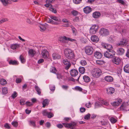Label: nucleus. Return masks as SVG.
I'll return each mask as SVG.
<instances>
[{
  "label": "nucleus",
  "instance_id": "1",
  "mask_svg": "<svg viewBox=\"0 0 129 129\" xmlns=\"http://www.w3.org/2000/svg\"><path fill=\"white\" fill-rule=\"evenodd\" d=\"M65 55L66 58L70 59H74L75 57L74 51L69 48H66L64 51Z\"/></svg>",
  "mask_w": 129,
  "mask_h": 129
},
{
  "label": "nucleus",
  "instance_id": "2",
  "mask_svg": "<svg viewBox=\"0 0 129 129\" xmlns=\"http://www.w3.org/2000/svg\"><path fill=\"white\" fill-rule=\"evenodd\" d=\"M54 0H47L46 2V4H45L44 6L46 7H49V9L50 11L54 13H56V10L52 7V6L51 4V3H53Z\"/></svg>",
  "mask_w": 129,
  "mask_h": 129
},
{
  "label": "nucleus",
  "instance_id": "3",
  "mask_svg": "<svg viewBox=\"0 0 129 129\" xmlns=\"http://www.w3.org/2000/svg\"><path fill=\"white\" fill-rule=\"evenodd\" d=\"M102 104L106 106H108L109 105L108 102L104 101L102 99H100L99 101L95 103V107L96 108H98L100 107Z\"/></svg>",
  "mask_w": 129,
  "mask_h": 129
},
{
  "label": "nucleus",
  "instance_id": "4",
  "mask_svg": "<svg viewBox=\"0 0 129 129\" xmlns=\"http://www.w3.org/2000/svg\"><path fill=\"white\" fill-rule=\"evenodd\" d=\"M62 124L66 127L74 129L75 128L77 123L75 122H72L70 123H63Z\"/></svg>",
  "mask_w": 129,
  "mask_h": 129
},
{
  "label": "nucleus",
  "instance_id": "5",
  "mask_svg": "<svg viewBox=\"0 0 129 129\" xmlns=\"http://www.w3.org/2000/svg\"><path fill=\"white\" fill-rule=\"evenodd\" d=\"M93 48L92 47L90 46H86L85 48V53L88 55H90L93 52Z\"/></svg>",
  "mask_w": 129,
  "mask_h": 129
},
{
  "label": "nucleus",
  "instance_id": "6",
  "mask_svg": "<svg viewBox=\"0 0 129 129\" xmlns=\"http://www.w3.org/2000/svg\"><path fill=\"white\" fill-rule=\"evenodd\" d=\"M115 52L113 50H107L106 51L104 54V56L108 58H110L112 57L114 55Z\"/></svg>",
  "mask_w": 129,
  "mask_h": 129
},
{
  "label": "nucleus",
  "instance_id": "7",
  "mask_svg": "<svg viewBox=\"0 0 129 129\" xmlns=\"http://www.w3.org/2000/svg\"><path fill=\"white\" fill-rule=\"evenodd\" d=\"M99 28L98 26L97 25H92L90 28L89 33L91 34H95L98 30Z\"/></svg>",
  "mask_w": 129,
  "mask_h": 129
},
{
  "label": "nucleus",
  "instance_id": "8",
  "mask_svg": "<svg viewBox=\"0 0 129 129\" xmlns=\"http://www.w3.org/2000/svg\"><path fill=\"white\" fill-rule=\"evenodd\" d=\"M99 34L101 36H105L109 34V32L108 30L106 29L102 28L99 31Z\"/></svg>",
  "mask_w": 129,
  "mask_h": 129
},
{
  "label": "nucleus",
  "instance_id": "9",
  "mask_svg": "<svg viewBox=\"0 0 129 129\" xmlns=\"http://www.w3.org/2000/svg\"><path fill=\"white\" fill-rule=\"evenodd\" d=\"M64 40H68L72 42H73L74 43L76 44V40L74 39L69 38H67L65 36H63L61 37L60 41H62L63 43H64L65 41Z\"/></svg>",
  "mask_w": 129,
  "mask_h": 129
},
{
  "label": "nucleus",
  "instance_id": "10",
  "mask_svg": "<svg viewBox=\"0 0 129 129\" xmlns=\"http://www.w3.org/2000/svg\"><path fill=\"white\" fill-rule=\"evenodd\" d=\"M102 73L101 70L99 68H96L94 70L93 75L94 77H98L100 76Z\"/></svg>",
  "mask_w": 129,
  "mask_h": 129
},
{
  "label": "nucleus",
  "instance_id": "11",
  "mask_svg": "<svg viewBox=\"0 0 129 129\" xmlns=\"http://www.w3.org/2000/svg\"><path fill=\"white\" fill-rule=\"evenodd\" d=\"M101 45L104 48L107 49V50H112V47L111 45L107 43H102Z\"/></svg>",
  "mask_w": 129,
  "mask_h": 129
},
{
  "label": "nucleus",
  "instance_id": "12",
  "mask_svg": "<svg viewBox=\"0 0 129 129\" xmlns=\"http://www.w3.org/2000/svg\"><path fill=\"white\" fill-rule=\"evenodd\" d=\"M127 40L124 38H123L120 41V42L117 43L118 46H124L127 44Z\"/></svg>",
  "mask_w": 129,
  "mask_h": 129
},
{
  "label": "nucleus",
  "instance_id": "13",
  "mask_svg": "<svg viewBox=\"0 0 129 129\" xmlns=\"http://www.w3.org/2000/svg\"><path fill=\"white\" fill-rule=\"evenodd\" d=\"M122 100L120 99H117L115 101L111 103V105L114 106H118L120 105L122 102Z\"/></svg>",
  "mask_w": 129,
  "mask_h": 129
},
{
  "label": "nucleus",
  "instance_id": "14",
  "mask_svg": "<svg viewBox=\"0 0 129 129\" xmlns=\"http://www.w3.org/2000/svg\"><path fill=\"white\" fill-rule=\"evenodd\" d=\"M108 119L112 124L115 123L117 121V118L115 116H109L108 117Z\"/></svg>",
  "mask_w": 129,
  "mask_h": 129
},
{
  "label": "nucleus",
  "instance_id": "15",
  "mask_svg": "<svg viewBox=\"0 0 129 129\" xmlns=\"http://www.w3.org/2000/svg\"><path fill=\"white\" fill-rule=\"evenodd\" d=\"M62 62L64 65H66L65 68L66 70L68 69L71 66V64L68 61L67 59H65L63 60Z\"/></svg>",
  "mask_w": 129,
  "mask_h": 129
},
{
  "label": "nucleus",
  "instance_id": "16",
  "mask_svg": "<svg viewBox=\"0 0 129 129\" xmlns=\"http://www.w3.org/2000/svg\"><path fill=\"white\" fill-rule=\"evenodd\" d=\"M115 89L112 87H108L106 88L107 93L108 94H111L115 92Z\"/></svg>",
  "mask_w": 129,
  "mask_h": 129
},
{
  "label": "nucleus",
  "instance_id": "17",
  "mask_svg": "<svg viewBox=\"0 0 129 129\" xmlns=\"http://www.w3.org/2000/svg\"><path fill=\"white\" fill-rule=\"evenodd\" d=\"M41 54L43 58H47L48 56V52L46 50H43Z\"/></svg>",
  "mask_w": 129,
  "mask_h": 129
},
{
  "label": "nucleus",
  "instance_id": "18",
  "mask_svg": "<svg viewBox=\"0 0 129 129\" xmlns=\"http://www.w3.org/2000/svg\"><path fill=\"white\" fill-rule=\"evenodd\" d=\"M112 61L114 63L118 65L121 61V59L119 57H115L112 59Z\"/></svg>",
  "mask_w": 129,
  "mask_h": 129
},
{
  "label": "nucleus",
  "instance_id": "19",
  "mask_svg": "<svg viewBox=\"0 0 129 129\" xmlns=\"http://www.w3.org/2000/svg\"><path fill=\"white\" fill-rule=\"evenodd\" d=\"M91 39L92 42L95 43L98 42L99 40L98 37L95 35L92 36L91 37Z\"/></svg>",
  "mask_w": 129,
  "mask_h": 129
},
{
  "label": "nucleus",
  "instance_id": "20",
  "mask_svg": "<svg viewBox=\"0 0 129 129\" xmlns=\"http://www.w3.org/2000/svg\"><path fill=\"white\" fill-rule=\"evenodd\" d=\"M70 73L72 77H75L78 75V72L77 70L73 69L71 70Z\"/></svg>",
  "mask_w": 129,
  "mask_h": 129
},
{
  "label": "nucleus",
  "instance_id": "21",
  "mask_svg": "<svg viewBox=\"0 0 129 129\" xmlns=\"http://www.w3.org/2000/svg\"><path fill=\"white\" fill-rule=\"evenodd\" d=\"M105 80L108 82H111L113 81V78L111 76H106L104 78Z\"/></svg>",
  "mask_w": 129,
  "mask_h": 129
},
{
  "label": "nucleus",
  "instance_id": "22",
  "mask_svg": "<svg viewBox=\"0 0 129 129\" xmlns=\"http://www.w3.org/2000/svg\"><path fill=\"white\" fill-rule=\"evenodd\" d=\"M103 56L102 54L100 52L96 51L94 54V56L98 59H100L102 58Z\"/></svg>",
  "mask_w": 129,
  "mask_h": 129
},
{
  "label": "nucleus",
  "instance_id": "23",
  "mask_svg": "<svg viewBox=\"0 0 129 129\" xmlns=\"http://www.w3.org/2000/svg\"><path fill=\"white\" fill-rule=\"evenodd\" d=\"M36 53L35 51L33 49H30L28 51L29 55L31 57H33Z\"/></svg>",
  "mask_w": 129,
  "mask_h": 129
},
{
  "label": "nucleus",
  "instance_id": "24",
  "mask_svg": "<svg viewBox=\"0 0 129 129\" xmlns=\"http://www.w3.org/2000/svg\"><path fill=\"white\" fill-rule=\"evenodd\" d=\"M83 11L84 13L88 14L91 11V8L89 7L86 6L84 8Z\"/></svg>",
  "mask_w": 129,
  "mask_h": 129
},
{
  "label": "nucleus",
  "instance_id": "25",
  "mask_svg": "<svg viewBox=\"0 0 129 129\" xmlns=\"http://www.w3.org/2000/svg\"><path fill=\"white\" fill-rule=\"evenodd\" d=\"M92 16L94 18H97L100 16L101 14L99 12H95L93 13Z\"/></svg>",
  "mask_w": 129,
  "mask_h": 129
},
{
  "label": "nucleus",
  "instance_id": "26",
  "mask_svg": "<svg viewBox=\"0 0 129 129\" xmlns=\"http://www.w3.org/2000/svg\"><path fill=\"white\" fill-rule=\"evenodd\" d=\"M50 18L58 22H60L61 21V19L59 17L55 16H51Z\"/></svg>",
  "mask_w": 129,
  "mask_h": 129
},
{
  "label": "nucleus",
  "instance_id": "27",
  "mask_svg": "<svg viewBox=\"0 0 129 129\" xmlns=\"http://www.w3.org/2000/svg\"><path fill=\"white\" fill-rule=\"evenodd\" d=\"M117 52L118 54L121 55L124 53V50L122 48H120L117 49Z\"/></svg>",
  "mask_w": 129,
  "mask_h": 129
},
{
  "label": "nucleus",
  "instance_id": "28",
  "mask_svg": "<svg viewBox=\"0 0 129 129\" xmlns=\"http://www.w3.org/2000/svg\"><path fill=\"white\" fill-rule=\"evenodd\" d=\"M53 58L54 59H59L61 58V56L57 54L54 53L52 54Z\"/></svg>",
  "mask_w": 129,
  "mask_h": 129
},
{
  "label": "nucleus",
  "instance_id": "29",
  "mask_svg": "<svg viewBox=\"0 0 129 129\" xmlns=\"http://www.w3.org/2000/svg\"><path fill=\"white\" fill-rule=\"evenodd\" d=\"M39 26L40 28V30L41 31H45L46 29V27L45 25L40 24Z\"/></svg>",
  "mask_w": 129,
  "mask_h": 129
},
{
  "label": "nucleus",
  "instance_id": "30",
  "mask_svg": "<svg viewBox=\"0 0 129 129\" xmlns=\"http://www.w3.org/2000/svg\"><path fill=\"white\" fill-rule=\"evenodd\" d=\"M49 100L47 99H45L42 102L43 107H45L49 103Z\"/></svg>",
  "mask_w": 129,
  "mask_h": 129
},
{
  "label": "nucleus",
  "instance_id": "31",
  "mask_svg": "<svg viewBox=\"0 0 129 129\" xmlns=\"http://www.w3.org/2000/svg\"><path fill=\"white\" fill-rule=\"evenodd\" d=\"M19 47V45L18 44H12L11 46V49L14 50L18 48Z\"/></svg>",
  "mask_w": 129,
  "mask_h": 129
},
{
  "label": "nucleus",
  "instance_id": "32",
  "mask_svg": "<svg viewBox=\"0 0 129 129\" xmlns=\"http://www.w3.org/2000/svg\"><path fill=\"white\" fill-rule=\"evenodd\" d=\"M47 22L49 23H50L52 24H58V23L57 22H55L52 20L51 19H47Z\"/></svg>",
  "mask_w": 129,
  "mask_h": 129
},
{
  "label": "nucleus",
  "instance_id": "33",
  "mask_svg": "<svg viewBox=\"0 0 129 129\" xmlns=\"http://www.w3.org/2000/svg\"><path fill=\"white\" fill-rule=\"evenodd\" d=\"M83 79L85 82H88L90 81V79L88 76L86 75L84 76L83 77Z\"/></svg>",
  "mask_w": 129,
  "mask_h": 129
},
{
  "label": "nucleus",
  "instance_id": "34",
  "mask_svg": "<svg viewBox=\"0 0 129 129\" xmlns=\"http://www.w3.org/2000/svg\"><path fill=\"white\" fill-rule=\"evenodd\" d=\"M124 70L125 72L129 73V64H127L124 67Z\"/></svg>",
  "mask_w": 129,
  "mask_h": 129
},
{
  "label": "nucleus",
  "instance_id": "35",
  "mask_svg": "<svg viewBox=\"0 0 129 129\" xmlns=\"http://www.w3.org/2000/svg\"><path fill=\"white\" fill-rule=\"evenodd\" d=\"M29 124L30 125L33 126L34 127H36V125L35 124L36 122L34 120H30L29 121Z\"/></svg>",
  "mask_w": 129,
  "mask_h": 129
},
{
  "label": "nucleus",
  "instance_id": "36",
  "mask_svg": "<svg viewBox=\"0 0 129 129\" xmlns=\"http://www.w3.org/2000/svg\"><path fill=\"white\" fill-rule=\"evenodd\" d=\"M63 22L66 23V26H69L70 24V22L66 19H63L62 20Z\"/></svg>",
  "mask_w": 129,
  "mask_h": 129
},
{
  "label": "nucleus",
  "instance_id": "37",
  "mask_svg": "<svg viewBox=\"0 0 129 129\" xmlns=\"http://www.w3.org/2000/svg\"><path fill=\"white\" fill-rule=\"evenodd\" d=\"M96 63L98 65H101L104 64V61L102 60H98L96 61Z\"/></svg>",
  "mask_w": 129,
  "mask_h": 129
},
{
  "label": "nucleus",
  "instance_id": "38",
  "mask_svg": "<svg viewBox=\"0 0 129 129\" xmlns=\"http://www.w3.org/2000/svg\"><path fill=\"white\" fill-rule=\"evenodd\" d=\"M101 124L102 125H105L109 124V122L107 121L103 120L100 122Z\"/></svg>",
  "mask_w": 129,
  "mask_h": 129
},
{
  "label": "nucleus",
  "instance_id": "39",
  "mask_svg": "<svg viewBox=\"0 0 129 129\" xmlns=\"http://www.w3.org/2000/svg\"><path fill=\"white\" fill-rule=\"evenodd\" d=\"M79 70L80 73L83 74L85 72V69L84 67H80L79 68Z\"/></svg>",
  "mask_w": 129,
  "mask_h": 129
},
{
  "label": "nucleus",
  "instance_id": "40",
  "mask_svg": "<svg viewBox=\"0 0 129 129\" xmlns=\"http://www.w3.org/2000/svg\"><path fill=\"white\" fill-rule=\"evenodd\" d=\"M35 88L38 94L39 95H40L41 93V91L40 89L39 88V87L37 86H36L35 87Z\"/></svg>",
  "mask_w": 129,
  "mask_h": 129
},
{
  "label": "nucleus",
  "instance_id": "41",
  "mask_svg": "<svg viewBox=\"0 0 129 129\" xmlns=\"http://www.w3.org/2000/svg\"><path fill=\"white\" fill-rule=\"evenodd\" d=\"M6 80L4 79H1L0 80V84L4 85L7 83Z\"/></svg>",
  "mask_w": 129,
  "mask_h": 129
},
{
  "label": "nucleus",
  "instance_id": "42",
  "mask_svg": "<svg viewBox=\"0 0 129 129\" xmlns=\"http://www.w3.org/2000/svg\"><path fill=\"white\" fill-rule=\"evenodd\" d=\"M9 63L10 64L17 65L18 64V62L16 61L10 60L9 62Z\"/></svg>",
  "mask_w": 129,
  "mask_h": 129
},
{
  "label": "nucleus",
  "instance_id": "43",
  "mask_svg": "<svg viewBox=\"0 0 129 129\" xmlns=\"http://www.w3.org/2000/svg\"><path fill=\"white\" fill-rule=\"evenodd\" d=\"M8 92V89L7 87H4L3 88L2 93L4 94H6Z\"/></svg>",
  "mask_w": 129,
  "mask_h": 129
},
{
  "label": "nucleus",
  "instance_id": "44",
  "mask_svg": "<svg viewBox=\"0 0 129 129\" xmlns=\"http://www.w3.org/2000/svg\"><path fill=\"white\" fill-rule=\"evenodd\" d=\"M19 59L22 63H24L25 62V60L22 55L20 56Z\"/></svg>",
  "mask_w": 129,
  "mask_h": 129
},
{
  "label": "nucleus",
  "instance_id": "45",
  "mask_svg": "<svg viewBox=\"0 0 129 129\" xmlns=\"http://www.w3.org/2000/svg\"><path fill=\"white\" fill-rule=\"evenodd\" d=\"M50 90L53 92L55 89V87L54 85H50L49 86Z\"/></svg>",
  "mask_w": 129,
  "mask_h": 129
},
{
  "label": "nucleus",
  "instance_id": "46",
  "mask_svg": "<svg viewBox=\"0 0 129 129\" xmlns=\"http://www.w3.org/2000/svg\"><path fill=\"white\" fill-rule=\"evenodd\" d=\"M50 71L51 72L55 73L56 72V69L54 67H52L50 69Z\"/></svg>",
  "mask_w": 129,
  "mask_h": 129
},
{
  "label": "nucleus",
  "instance_id": "47",
  "mask_svg": "<svg viewBox=\"0 0 129 129\" xmlns=\"http://www.w3.org/2000/svg\"><path fill=\"white\" fill-rule=\"evenodd\" d=\"M80 63L81 65L82 66H84L87 64V62L86 60H82L80 61Z\"/></svg>",
  "mask_w": 129,
  "mask_h": 129
},
{
  "label": "nucleus",
  "instance_id": "48",
  "mask_svg": "<svg viewBox=\"0 0 129 129\" xmlns=\"http://www.w3.org/2000/svg\"><path fill=\"white\" fill-rule=\"evenodd\" d=\"M17 95V94L16 91H14L12 94L11 95V97L13 99H14L16 97Z\"/></svg>",
  "mask_w": 129,
  "mask_h": 129
},
{
  "label": "nucleus",
  "instance_id": "49",
  "mask_svg": "<svg viewBox=\"0 0 129 129\" xmlns=\"http://www.w3.org/2000/svg\"><path fill=\"white\" fill-rule=\"evenodd\" d=\"M48 113L49 112L47 111V110H45L42 112V114L45 116H47Z\"/></svg>",
  "mask_w": 129,
  "mask_h": 129
},
{
  "label": "nucleus",
  "instance_id": "50",
  "mask_svg": "<svg viewBox=\"0 0 129 129\" xmlns=\"http://www.w3.org/2000/svg\"><path fill=\"white\" fill-rule=\"evenodd\" d=\"M15 127H16L18 126V123L16 121H12L11 123Z\"/></svg>",
  "mask_w": 129,
  "mask_h": 129
},
{
  "label": "nucleus",
  "instance_id": "51",
  "mask_svg": "<svg viewBox=\"0 0 129 129\" xmlns=\"http://www.w3.org/2000/svg\"><path fill=\"white\" fill-rule=\"evenodd\" d=\"M125 106L123 103L120 107V109L121 110L124 111L125 110Z\"/></svg>",
  "mask_w": 129,
  "mask_h": 129
},
{
  "label": "nucleus",
  "instance_id": "52",
  "mask_svg": "<svg viewBox=\"0 0 129 129\" xmlns=\"http://www.w3.org/2000/svg\"><path fill=\"white\" fill-rule=\"evenodd\" d=\"M53 114L51 112H49L47 115L48 117L49 118L53 117Z\"/></svg>",
  "mask_w": 129,
  "mask_h": 129
},
{
  "label": "nucleus",
  "instance_id": "53",
  "mask_svg": "<svg viewBox=\"0 0 129 129\" xmlns=\"http://www.w3.org/2000/svg\"><path fill=\"white\" fill-rule=\"evenodd\" d=\"M1 2L4 5H6L8 3L7 0H1Z\"/></svg>",
  "mask_w": 129,
  "mask_h": 129
},
{
  "label": "nucleus",
  "instance_id": "54",
  "mask_svg": "<svg viewBox=\"0 0 129 129\" xmlns=\"http://www.w3.org/2000/svg\"><path fill=\"white\" fill-rule=\"evenodd\" d=\"M90 116V114L88 113L84 116V118L85 119L88 120L89 119Z\"/></svg>",
  "mask_w": 129,
  "mask_h": 129
},
{
  "label": "nucleus",
  "instance_id": "55",
  "mask_svg": "<svg viewBox=\"0 0 129 129\" xmlns=\"http://www.w3.org/2000/svg\"><path fill=\"white\" fill-rule=\"evenodd\" d=\"M57 77L58 79H62L63 77V75L60 74H57Z\"/></svg>",
  "mask_w": 129,
  "mask_h": 129
},
{
  "label": "nucleus",
  "instance_id": "56",
  "mask_svg": "<svg viewBox=\"0 0 129 129\" xmlns=\"http://www.w3.org/2000/svg\"><path fill=\"white\" fill-rule=\"evenodd\" d=\"M82 0H73V2L76 4H78L81 2Z\"/></svg>",
  "mask_w": 129,
  "mask_h": 129
},
{
  "label": "nucleus",
  "instance_id": "57",
  "mask_svg": "<svg viewBox=\"0 0 129 129\" xmlns=\"http://www.w3.org/2000/svg\"><path fill=\"white\" fill-rule=\"evenodd\" d=\"M75 89L77 90L80 91H82V89L79 86H76L75 87Z\"/></svg>",
  "mask_w": 129,
  "mask_h": 129
},
{
  "label": "nucleus",
  "instance_id": "58",
  "mask_svg": "<svg viewBox=\"0 0 129 129\" xmlns=\"http://www.w3.org/2000/svg\"><path fill=\"white\" fill-rule=\"evenodd\" d=\"M20 102L21 105H23L25 104V101L23 99H21L20 100Z\"/></svg>",
  "mask_w": 129,
  "mask_h": 129
},
{
  "label": "nucleus",
  "instance_id": "59",
  "mask_svg": "<svg viewBox=\"0 0 129 129\" xmlns=\"http://www.w3.org/2000/svg\"><path fill=\"white\" fill-rule=\"evenodd\" d=\"M26 105L28 106H32L33 104V103L29 101L26 102Z\"/></svg>",
  "mask_w": 129,
  "mask_h": 129
},
{
  "label": "nucleus",
  "instance_id": "60",
  "mask_svg": "<svg viewBox=\"0 0 129 129\" xmlns=\"http://www.w3.org/2000/svg\"><path fill=\"white\" fill-rule=\"evenodd\" d=\"M71 13L74 16H76L78 12L77 11L73 10L71 12Z\"/></svg>",
  "mask_w": 129,
  "mask_h": 129
},
{
  "label": "nucleus",
  "instance_id": "61",
  "mask_svg": "<svg viewBox=\"0 0 129 129\" xmlns=\"http://www.w3.org/2000/svg\"><path fill=\"white\" fill-rule=\"evenodd\" d=\"M91 103L89 102L88 103H87L85 104V106L87 107V108H90L91 106Z\"/></svg>",
  "mask_w": 129,
  "mask_h": 129
},
{
  "label": "nucleus",
  "instance_id": "62",
  "mask_svg": "<svg viewBox=\"0 0 129 129\" xmlns=\"http://www.w3.org/2000/svg\"><path fill=\"white\" fill-rule=\"evenodd\" d=\"M8 20V19H7V18L3 19H2V20H0V24L3 23L4 22L7 21Z\"/></svg>",
  "mask_w": 129,
  "mask_h": 129
},
{
  "label": "nucleus",
  "instance_id": "63",
  "mask_svg": "<svg viewBox=\"0 0 129 129\" xmlns=\"http://www.w3.org/2000/svg\"><path fill=\"white\" fill-rule=\"evenodd\" d=\"M85 109L83 107H81L80 108V111L81 112H85Z\"/></svg>",
  "mask_w": 129,
  "mask_h": 129
},
{
  "label": "nucleus",
  "instance_id": "64",
  "mask_svg": "<svg viewBox=\"0 0 129 129\" xmlns=\"http://www.w3.org/2000/svg\"><path fill=\"white\" fill-rule=\"evenodd\" d=\"M21 79L19 78H17L16 80V82L17 83H19L21 82Z\"/></svg>",
  "mask_w": 129,
  "mask_h": 129
}]
</instances>
